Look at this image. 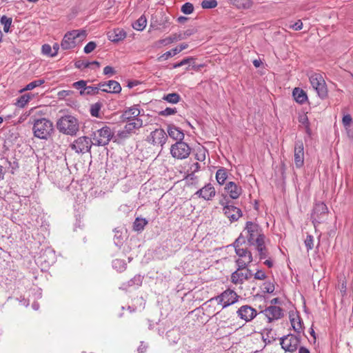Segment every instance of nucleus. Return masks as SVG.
<instances>
[{
    "label": "nucleus",
    "instance_id": "obj_20",
    "mask_svg": "<svg viewBox=\"0 0 353 353\" xmlns=\"http://www.w3.org/2000/svg\"><path fill=\"white\" fill-rule=\"evenodd\" d=\"M195 194L205 200L209 201L215 196L216 191L214 186L211 183H208L199 190Z\"/></svg>",
    "mask_w": 353,
    "mask_h": 353
},
{
    "label": "nucleus",
    "instance_id": "obj_32",
    "mask_svg": "<svg viewBox=\"0 0 353 353\" xmlns=\"http://www.w3.org/2000/svg\"><path fill=\"white\" fill-rule=\"evenodd\" d=\"M147 24V19L145 16L140 17L133 24L134 29L138 31L143 30Z\"/></svg>",
    "mask_w": 353,
    "mask_h": 353
},
{
    "label": "nucleus",
    "instance_id": "obj_37",
    "mask_svg": "<svg viewBox=\"0 0 353 353\" xmlns=\"http://www.w3.org/2000/svg\"><path fill=\"white\" fill-rule=\"evenodd\" d=\"M31 97L29 94H25L21 95L16 103L17 105L20 108H23L30 100Z\"/></svg>",
    "mask_w": 353,
    "mask_h": 353
},
{
    "label": "nucleus",
    "instance_id": "obj_21",
    "mask_svg": "<svg viewBox=\"0 0 353 353\" xmlns=\"http://www.w3.org/2000/svg\"><path fill=\"white\" fill-rule=\"evenodd\" d=\"M99 88L103 92L111 93H119L121 91L120 84L114 80L99 83Z\"/></svg>",
    "mask_w": 353,
    "mask_h": 353
},
{
    "label": "nucleus",
    "instance_id": "obj_3",
    "mask_svg": "<svg viewBox=\"0 0 353 353\" xmlns=\"http://www.w3.org/2000/svg\"><path fill=\"white\" fill-rule=\"evenodd\" d=\"M57 130L66 135L74 136L79 130L78 120L72 115L61 117L57 122Z\"/></svg>",
    "mask_w": 353,
    "mask_h": 353
},
{
    "label": "nucleus",
    "instance_id": "obj_22",
    "mask_svg": "<svg viewBox=\"0 0 353 353\" xmlns=\"http://www.w3.org/2000/svg\"><path fill=\"white\" fill-rule=\"evenodd\" d=\"M225 191L232 199H238L242 194V188L233 181H230L225 186Z\"/></svg>",
    "mask_w": 353,
    "mask_h": 353
},
{
    "label": "nucleus",
    "instance_id": "obj_14",
    "mask_svg": "<svg viewBox=\"0 0 353 353\" xmlns=\"http://www.w3.org/2000/svg\"><path fill=\"white\" fill-rule=\"evenodd\" d=\"M327 214V208L323 203H319L315 205L312 214V219L314 223H321Z\"/></svg>",
    "mask_w": 353,
    "mask_h": 353
},
{
    "label": "nucleus",
    "instance_id": "obj_2",
    "mask_svg": "<svg viewBox=\"0 0 353 353\" xmlns=\"http://www.w3.org/2000/svg\"><path fill=\"white\" fill-rule=\"evenodd\" d=\"M235 252L239 256L236 263L240 268H245L248 264L252 261V253L248 250L247 243L243 234L234 243Z\"/></svg>",
    "mask_w": 353,
    "mask_h": 353
},
{
    "label": "nucleus",
    "instance_id": "obj_11",
    "mask_svg": "<svg viewBox=\"0 0 353 353\" xmlns=\"http://www.w3.org/2000/svg\"><path fill=\"white\" fill-rule=\"evenodd\" d=\"M281 345L285 352L296 351L300 343V338L293 334H288L281 338Z\"/></svg>",
    "mask_w": 353,
    "mask_h": 353
},
{
    "label": "nucleus",
    "instance_id": "obj_30",
    "mask_svg": "<svg viewBox=\"0 0 353 353\" xmlns=\"http://www.w3.org/2000/svg\"><path fill=\"white\" fill-rule=\"evenodd\" d=\"M290 321L295 332L301 333L303 331L302 321L298 315L290 316Z\"/></svg>",
    "mask_w": 353,
    "mask_h": 353
},
{
    "label": "nucleus",
    "instance_id": "obj_40",
    "mask_svg": "<svg viewBox=\"0 0 353 353\" xmlns=\"http://www.w3.org/2000/svg\"><path fill=\"white\" fill-rule=\"evenodd\" d=\"M45 83L44 79H37L28 83L23 90H31Z\"/></svg>",
    "mask_w": 353,
    "mask_h": 353
},
{
    "label": "nucleus",
    "instance_id": "obj_53",
    "mask_svg": "<svg viewBox=\"0 0 353 353\" xmlns=\"http://www.w3.org/2000/svg\"><path fill=\"white\" fill-rule=\"evenodd\" d=\"M115 72H115L114 69L112 67L109 66V65L105 67L103 69V74L105 75L111 76V75L114 74Z\"/></svg>",
    "mask_w": 353,
    "mask_h": 353
},
{
    "label": "nucleus",
    "instance_id": "obj_17",
    "mask_svg": "<svg viewBox=\"0 0 353 353\" xmlns=\"http://www.w3.org/2000/svg\"><path fill=\"white\" fill-rule=\"evenodd\" d=\"M156 19L152 21L151 26L155 30H165L170 25V18L165 14L160 13L155 16Z\"/></svg>",
    "mask_w": 353,
    "mask_h": 353
},
{
    "label": "nucleus",
    "instance_id": "obj_49",
    "mask_svg": "<svg viewBox=\"0 0 353 353\" xmlns=\"http://www.w3.org/2000/svg\"><path fill=\"white\" fill-rule=\"evenodd\" d=\"M352 117L350 114L345 115L343 117L342 122L344 125V127L347 129L352 123Z\"/></svg>",
    "mask_w": 353,
    "mask_h": 353
},
{
    "label": "nucleus",
    "instance_id": "obj_24",
    "mask_svg": "<svg viewBox=\"0 0 353 353\" xmlns=\"http://www.w3.org/2000/svg\"><path fill=\"white\" fill-rule=\"evenodd\" d=\"M107 35L108 39L112 42H119L126 37L125 31L121 28H115L110 30L108 32Z\"/></svg>",
    "mask_w": 353,
    "mask_h": 353
},
{
    "label": "nucleus",
    "instance_id": "obj_57",
    "mask_svg": "<svg viewBox=\"0 0 353 353\" xmlns=\"http://www.w3.org/2000/svg\"><path fill=\"white\" fill-rule=\"evenodd\" d=\"M339 288L340 289L341 292L345 293L346 291V281L345 279H342L339 281Z\"/></svg>",
    "mask_w": 353,
    "mask_h": 353
},
{
    "label": "nucleus",
    "instance_id": "obj_25",
    "mask_svg": "<svg viewBox=\"0 0 353 353\" xmlns=\"http://www.w3.org/2000/svg\"><path fill=\"white\" fill-rule=\"evenodd\" d=\"M124 122L127 123L125 125V129H126V130L130 133L134 132L143 125V120L141 119H134L129 121H125Z\"/></svg>",
    "mask_w": 353,
    "mask_h": 353
},
{
    "label": "nucleus",
    "instance_id": "obj_45",
    "mask_svg": "<svg viewBox=\"0 0 353 353\" xmlns=\"http://www.w3.org/2000/svg\"><path fill=\"white\" fill-rule=\"evenodd\" d=\"M176 112V109L175 108H166L165 110L161 111L159 112V115L167 117L170 115L174 114Z\"/></svg>",
    "mask_w": 353,
    "mask_h": 353
},
{
    "label": "nucleus",
    "instance_id": "obj_19",
    "mask_svg": "<svg viewBox=\"0 0 353 353\" xmlns=\"http://www.w3.org/2000/svg\"><path fill=\"white\" fill-rule=\"evenodd\" d=\"M263 313L268 318L269 323L278 320L283 316L282 310L278 306H269L263 311Z\"/></svg>",
    "mask_w": 353,
    "mask_h": 353
},
{
    "label": "nucleus",
    "instance_id": "obj_4",
    "mask_svg": "<svg viewBox=\"0 0 353 353\" xmlns=\"http://www.w3.org/2000/svg\"><path fill=\"white\" fill-rule=\"evenodd\" d=\"M243 235L248 241L247 244L248 245H256L265 240V236L262 232V230L260 226L252 221H248L246 223L245 228L243 231Z\"/></svg>",
    "mask_w": 353,
    "mask_h": 353
},
{
    "label": "nucleus",
    "instance_id": "obj_52",
    "mask_svg": "<svg viewBox=\"0 0 353 353\" xmlns=\"http://www.w3.org/2000/svg\"><path fill=\"white\" fill-rule=\"evenodd\" d=\"M75 65L77 68H90V65H91V63L88 62V61H77L76 63H75Z\"/></svg>",
    "mask_w": 353,
    "mask_h": 353
},
{
    "label": "nucleus",
    "instance_id": "obj_16",
    "mask_svg": "<svg viewBox=\"0 0 353 353\" xmlns=\"http://www.w3.org/2000/svg\"><path fill=\"white\" fill-rule=\"evenodd\" d=\"M237 314L241 319L249 322L257 315V312L251 306L245 305L237 310Z\"/></svg>",
    "mask_w": 353,
    "mask_h": 353
},
{
    "label": "nucleus",
    "instance_id": "obj_62",
    "mask_svg": "<svg viewBox=\"0 0 353 353\" xmlns=\"http://www.w3.org/2000/svg\"><path fill=\"white\" fill-rule=\"evenodd\" d=\"M264 289L265 290L266 292L272 293L274 290V287L271 284H268L267 286L264 288Z\"/></svg>",
    "mask_w": 353,
    "mask_h": 353
},
{
    "label": "nucleus",
    "instance_id": "obj_63",
    "mask_svg": "<svg viewBox=\"0 0 353 353\" xmlns=\"http://www.w3.org/2000/svg\"><path fill=\"white\" fill-rule=\"evenodd\" d=\"M182 36L185 37L184 39H187L188 37L191 36L193 34L192 30H187L183 33H181Z\"/></svg>",
    "mask_w": 353,
    "mask_h": 353
},
{
    "label": "nucleus",
    "instance_id": "obj_60",
    "mask_svg": "<svg viewBox=\"0 0 353 353\" xmlns=\"http://www.w3.org/2000/svg\"><path fill=\"white\" fill-rule=\"evenodd\" d=\"M130 134V132H128L126 130V129H125V128H124V130H122V131H121V132H119L118 133V136H119L120 138H121V139H125V138H128V136H129V134Z\"/></svg>",
    "mask_w": 353,
    "mask_h": 353
},
{
    "label": "nucleus",
    "instance_id": "obj_64",
    "mask_svg": "<svg viewBox=\"0 0 353 353\" xmlns=\"http://www.w3.org/2000/svg\"><path fill=\"white\" fill-rule=\"evenodd\" d=\"M299 353H310V351L305 347H301L299 350Z\"/></svg>",
    "mask_w": 353,
    "mask_h": 353
},
{
    "label": "nucleus",
    "instance_id": "obj_58",
    "mask_svg": "<svg viewBox=\"0 0 353 353\" xmlns=\"http://www.w3.org/2000/svg\"><path fill=\"white\" fill-rule=\"evenodd\" d=\"M299 121L300 123H301L302 124H304V125H305V124H306V125H307V123H308V119H307V116H306L305 114H302V115L299 116ZM306 128H308V126H307V125H306Z\"/></svg>",
    "mask_w": 353,
    "mask_h": 353
},
{
    "label": "nucleus",
    "instance_id": "obj_39",
    "mask_svg": "<svg viewBox=\"0 0 353 353\" xmlns=\"http://www.w3.org/2000/svg\"><path fill=\"white\" fill-rule=\"evenodd\" d=\"M0 22L3 26L4 32H8L12 24V19L3 16L0 19Z\"/></svg>",
    "mask_w": 353,
    "mask_h": 353
},
{
    "label": "nucleus",
    "instance_id": "obj_18",
    "mask_svg": "<svg viewBox=\"0 0 353 353\" xmlns=\"http://www.w3.org/2000/svg\"><path fill=\"white\" fill-rule=\"evenodd\" d=\"M244 268H240L238 267V269L234 272L231 275V281L234 284H241L244 281L248 279L250 276V271L249 270H246L243 272Z\"/></svg>",
    "mask_w": 353,
    "mask_h": 353
},
{
    "label": "nucleus",
    "instance_id": "obj_5",
    "mask_svg": "<svg viewBox=\"0 0 353 353\" xmlns=\"http://www.w3.org/2000/svg\"><path fill=\"white\" fill-rule=\"evenodd\" d=\"M86 31L83 30H74L68 32L63 37L61 47L63 50H70L81 43L86 37Z\"/></svg>",
    "mask_w": 353,
    "mask_h": 353
},
{
    "label": "nucleus",
    "instance_id": "obj_59",
    "mask_svg": "<svg viewBox=\"0 0 353 353\" xmlns=\"http://www.w3.org/2000/svg\"><path fill=\"white\" fill-rule=\"evenodd\" d=\"M194 58L192 57H188L186 59H184L181 61L182 65H190L192 63H194Z\"/></svg>",
    "mask_w": 353,
    "mask_h": 353
},
{
    "label": "nucleus",
    "instance_id": "obj_34",
    "mask_svg": "<svg viewBox=\"0 0 353 353\" xmlns=\"http://www.w3.org/2000/svg\"><path fill=\"white\" fill-rule=\"evenodd\" d=\"M262 338L265 343H270L275 340L272 330H265L261 333Z\"/></svg>",
    "mask_w": 353,
    "mask_h": 353
},
{
    "label": "nucleus",
    "instance_id": "obj_41",
    "mask_svg": "<svg viewBox=\"0 0 353 353\" xmlns=\"http://www.w3.org/2000/svg\"><path fill=\"white\" fill-rule=\"evenodd\" d=\"M201 6L204 9L214 8L217 6L216 0H204L201 3Z\"/></svg>",
    "mask_w": 353,
    "mask_h": 353
},
{
    "label": "nucleus",
    "instance_id": "obj_56",
    "mask_svg": "<svg viewBox=\"0 0 353 353\" xmlns=\"http://www.w3.org/2000/svg\"><path fill=\"white\" fill-rule=\"evenodd\" d=\"M290 28L294 29V30H300L303 28V23L301 22V21L298 20L294 24L291 25Z\"/></svg>",
    "mask_w": 353,
    "mask_h": 353
},
{
    "label": "nucleus",
    "instance_id": "obj_28",
    "mask_svg": "<svg viewBox=\"0 0 353 353\" xmlns=\"http://www.w3.org/2000/svg\"><path fill=\"white\" fill-rule=\"evenodd\" d=\"M292 94L295 101L299 103H303L307 100V95L305 92L299 88H295L294 89Z\"/></svg>",
    "mask_w": 353,
    "mask_h": 353
},
{
    "label": "nucleus",
    "instance_id": "obj_61",
    "mask_svg": "<svg viewBox=\"0 0 353 353\" xmlns=\"http://www.w3.org/2000/svg\"><path fill=\"white\" fill-rule=\"evenodd\" d=\"M53 48L54 52L52 53V54H50L51 57H55L57 54L58 50L59 49V44L58 43H54L53 45V48Z\"/></svg>",
    "mask_w": 353,
    "mask_h": 353
},
{
    "label": "nucleus",
    "instance_id": "obj_46",
    "mask_svg": "<svg viewBox=\"0 0 353 353\" xmlns=\"http://www.w3.org/2000/svg\"><path fill=\"white\" fill-rule=\"evenodd\" d=\"M97 47V44L94 41H90L87 45L84 47L83 51L86 54H89L92 52Z\"/></svg>",
    "mask_w": 353,
    "mask_h": 353
},
{
    "label": "nucleus",
    "instance_id": "obj_51",
    "mask_svg": "<svg viewBox=\"0 0 353 353\" xmlns=\"http://www.w3.org/2000/svg\"><path fill=\"white\" fill-rule=\"evenodd\" d=\"M99 88L93 86H86L85 88V93L88 94H94L98 93Z\"/></svg>",
    "mask_w": 353,
    "mask_h": 353
},
{
    "label": "nucleus",
    "instance_id": "obj_26",
    "mask_svg": "<svg viewBox=\"0 0 353 353\" xmlns=\"http://www.w3.org/2000/svg\"><path fill=\"white\" fill-rule=\"evenodd\" d=\"M168 133L170 138L177 141H183L184 139V134L179 128L171 125L168 128Z\"/></svg>",
    "mask_w": 353,
    "mask_h": 353
},
{
    "label": "nucleus",
    "instance_id": "obj_8",
    "mask_svg": "<svg viewBox=\"0 0 353 353\" xmlns=\"http://www.w3.org/2000/svg\"><path fill=\"white\" fill-rule=\"evenodd\" d=\"M190 152V147L183 141H176L170 148L171 155L176 159L182 160L188 158Z\"/></svg>",
    "mask_w": 353,
    "mask_h": 353
},
{
    "label": "nucleus",
    "instance_id": "obj_43",
    "mask_svg": "<svg viewBox=\"0 0 353 353\" xmlns=\"http://www.w3.org/2000/svg\"><path fill=\"white\" fill-rule=\"evenodd\" d=\"M181 10L185 14H190L193 12L194 6L192 3L187 2L181 6Z\"/></svg>",
    "mask_w": 353,
    "mask_h": 353
},
{
    "label": "nucleus",
    "instance_id": "obj_33",
    "mask_svg": "<svg viewBox=\"0 0 353 353\" xmlns=\"http://www.w3.org/2000/svg\"><path fill=\"white\" fill-rule=\"evenodd\" d=\"M147 224L148 221L145 219L137 218L133 223V229L137 232H141Z\"/></svg>",
    "mask_w": 353,
    "mask_h": 353
},
{
    "label": "nucleus",
    "instance_id": "obj_15",
    "mask_svg": "<svg viewBox=\"0 0 353 353\" xmlns=\"http://www.w3.org/2000/svg\"><path fill=\"white\" fill-rule=\"evenodd\" d=\"M294 163L297 168H301L304 163V148L301 141H298L294 145Z\"/></svg>",
    "mask_w": 353,
    "mask_h": 353
},
{
    "label": "nucleus",
    "instance_id": "obj_31",
    "mask_svg": "<svg viewBox=\"0 0 353 353\" xmlns=\"http://www.w3.org/2000/svg\"><path fill=\"white\" fill-rule=\"evenodd\" d=\"M228 179L227 170L224 168H219L216 172V179L219 185H223Z\"/></svg>",
    "mask_w": 353,
    "mask_h": 353
},
{
    "label": "nucleus",
    "instance_id": "obj_13",
    "mask_svg": "<svg viewBox=\"0 0 353 353\" xmlns=\"http://www.w3.org/2000/svg\"><path fill=\"white\" fill-rule=\"evenodd\" d=\"M168 136L163 129L153 130L148 137V141L153 145H160L161 147L166 143Z\"/></svg>",
    "mask_w": 353,
    "mask_h": 353
},
{
    "label": "nucleus",
    "instance_id": "obj_12",
    "mask_svg": "<svg viewBox=\"0 0 353 353\" xmlns=\"http://www.w3.org/2000/svg\"><path fill=\"white\" fill-rule=\"evenodd\" d=\"M225 199V197L219 201V203L223 206L224 214L232 221L238 220L242 215L241 210L232 205H229Z\"/></svg>",
    "mask_w": 353,
    "mask_h": 353
},
{
    "label": "nucleus",
    "instance_id": "obj_38",
    "mask_svg": "<svg viewBox=\"0 0 353 353\" xmlns=\"http://www.w3.org/2000/svg\"><path fill=\"white\" fill-rule=\"evenodd\" d=\"M163 99L171 103H176L180 100V96L177 93H170L165 95Z\"/></svg>",
    "mask_w": 353,
    "mask_h": 353
},
{
    "label": "nucleus",
    "instance_id": "obj_9",
    "mask_svg": "<svg viewBox=\"0 0 353 353\" xmlns=\"http://www.w3.org/2000/svg\"><path fill=\"white\" fill-rule=\"evenodd\" d=\"M310 81L312 88L316 91L318 95L321 99H325L327 95V90L322 75L318 73L312 74L310 77Z\"/></svg>",
    "mask_w": 353,
    "mask_h": 353
},
{
    "label": "nucleus",
    "instance_id": "obj_36",
    "mask_svg": "<svg viewBox=\"0 0 353 353\" xmlns=\"http://www.w3.org/2000/svg\"><path fill=\"white\" fill-rule=\"evenodd\" d=\"M232 4L239 8L245 9L251 6L252 2L250 0H234Z\"/></svg>",
    "mask_w": 353,
    "mask_h": 353
},
{
    "label": "nucleus",
    "instance_id": "obj_7",
    "mask_svg": "<svg viewBox=\"0 0 353 353\" xmlns=\"http://www.w3.org/2000/svg\"><path fill=\"white\" fill-rule=\"evenodd\" d=\"M94 145L91 138L85 136L80 137L75 139L70 145V148L78 154H85L90 152L92 145Z\"/></svg>",
    "mask_w": 353,
    "mask_h": 353
},
{
    "label": "nucleus",
    "instance_id": "obj_23",
    "mask_svg": "<svg viewBox=\"0 0 353 353\" xmlns=\"http://www.w3.org/2000/svg\"><path fill=\"white\" fill-rule=\"evenodd\" d=\"M139 114L140 110L139 109L138 105H134L132 107L128 108L123 112L121 116V119L122 121H125L134 119H140L139 117Z\"/></svg>",
    "mask_w": 353,
    "mask_h": 353
},
{
    "label": "nucleus",
    "instance_id": "obj_29",
    "mask_svg": "<svg viewBox=\"0 0 353 353\" xmlns=\"http://www.w3.org/2000/svg\"><path fill=\"white\" fill-rule=\"evenodd\" d=\"M256 246V249L258 251L259 256L260 259H265L268 257V251L265 245V240L262 242H259V243L254 245Z\"/></svg>",
    "mask_w": 353,
    "mask_h": 353
},
{
    "label": "nucleus",
    "instance_id": "obj_50",
    "mask_svg": "<svg viewBox=\"0 0 353 353\" xmlns=\"http://www.w3.org/2000/svg\"><path fill=\"white\" fill-rule=\"evenodd\" d=\"M42 53L45 55H48L50 57L52 54V48L49 44H44L41 48Z\"/></svg>",
    "mask_w": 353,
    "mask_h": 353
},
{
    "label": "nucleus",
    "instance_id": "obj_6",
    "mask_svg": "<svg viewBox=\"0 0 353 353\" xmlns=\"http://www.w3.org/2000/svg\"><path fill=\"white\" fill-rule=\"evenodd\" d=\"M53 130L52 123L46 118L35 120L32 127L34 137L41 139H47Z\"/></svg>",
    "mask_w": 353,
    "mask_h": 353
},
{
    "label": "nucleus",
    "instance_id": "obj_54",
    "mask_svg": "<svg viewBox=\"0 0 353 353\" xmlns=\"http://www.w3.org/2000/svg\"><path fill=\"white\" fill-rule=\"evenodd\" d=\"M188 46V45L187 43H181L179 46L173 48V52L174 54H179L182 50L186 49Z\"/></svg>",
    "mask_w": 353,
    "mask_h": 353
},
{
    "label": "nucleus",
    "instance_id": "obj_48",
    "mask_svg": "<svg viewBox=\"0 0 353 353\" xmlns=\"http://www.w3.org/2000/svg\"><path fill=\"white\" fill-rule=\"evenodd\" d=\"M176 54H174L173 49H172L171 50L165 52L164 54L161 55L159 57H158V61H161L162 60H167L170 57H173Z\"/></svg>",
    "mask_w": 353,
    "mask_h": 353
},
{
    "label": "nucleus",
    "instance_id": "obj_35",
    "mask_svg": "<svg viewBox=\"0 0 353 353\" xmlns=\"http://www.w3.org/2000/svg\"><path fill=\"white\" fill-rule=\"evenodd\" d=\"M112 266L117 271L122 272L125 270L126 263H125V261L123 260L117 259L113 261Z\"/></svg>",
    "mask_w": 353,
    "mask_h": 353
},
{
    "label": "nucleus",
    "instance_id": "obj_47",
    "mask_svg": "<svg viewBox=\"0 0 353 353\" xmlns=\"http://www.w3.org/2000/svg\"><path fill=\"white\" fill-rule=\"evenodd\" d=\"M101 108V105L99 103H95L92 105L90 109V114L92 117H99V113Z\"/></svg>",
    "mask_w": 353,
    "mask_h": 353
},
{
    "label": "nucleus",
    "instance_id": "obj_44",
    "mask_svg": "<svg viewBox=\"0 0 353 353\" xmlns=\"http://www.w3.org/2000/svg\"><path fill=\"white\" fill-rule=\"evenodd\" d=\"M73 87L78 90L83 89V90L80 91V94H83L85 93V88H86V82L83 80L74 82Z\"/></svg>",
    "mask_w": 353,
    "mask_h": 353
},
{
    "label": "nucleus",
    "instance_id": "obj_10",
    "mask_svg": "<svg viewBox=\"0 0 353 353\" xmlns=\"http://www.w3.org/2000/svg\"><path fill=\"white\" fill-rule=\"evenodd\" d=\"M239 298V296L234 290L228 289L216 296L215 299L222 305L223 307H225L237 302Z\"/></svg>",
    "mask_w": 353,
    "mask_h": 353
},
{
    "label": "nucleus",
    "instance_id": "obj_42",
    "mask_svg": "<svg viewBox=\"0 0 353 353\" xmlns=\"http://www.w3.org/2000/svg\"><path fill=\"white\" fill-rule=\"evenodd\" d=\"M304 243L307 251L312 250L314 248V237L310 234H307Z\"/></svg>",
    "mask_w": 353,
    "mask_h": 353
},
{
    "label": "nucleus",
    "instance_id": "obj_27",
    "mask_svg": "<svg viewBox=\"0 0 353 353\" xmlns=\"http://www.w3.org/2000/svg\"><path fill=\"white\" fill-rule=\"evenodd\" d=\"M184 37H185L182 36L181 33H175L165 39H160L158 41V43L163 46H167L175 41L183 40Z\"/></svg>",
    "mask_w": 353,
    "mask_h": 353
},
{
    "label": "nucleus",
    "instance_id": "obj_55",
    "mask_svg": "<svg viewBox=\"0 0 353 353\" xmlns=\"http://www.w3.org/2000/svg\"><path fill=\"white\" fill-rule=\"evenodd\" d=\"M266 278L265 273L262 270H258L254 274V279L258 280H264Z\"/></svg>",
    "mask_w": 353,
    "mask_h": 353
},
{
    "label": "nucleus",
    "instance_id": "obj_1",
    "mask_svg": "<svg viewBox=\"0 0 353 353\" xmlns=\"http://www.w3.org/2000/svg\"><path fill=\"white\" fill-rule=\"evenodd\" d=\"M91 139L94 145L98 146H105L109 143L114 132L110 128L101 122H95L92 128L90 134Z\"/></svg>",
    "mask_w": 353,
    "mask_h": 353
}]
</instances>
